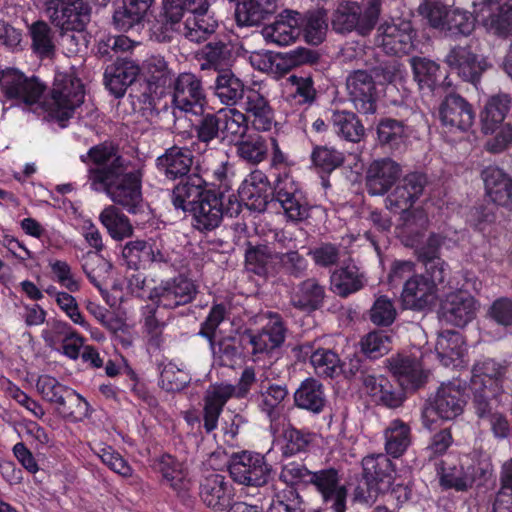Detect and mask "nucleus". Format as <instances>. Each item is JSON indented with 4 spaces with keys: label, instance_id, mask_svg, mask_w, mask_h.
Masks as SVG:
<instances>
[{
    "label": "nucleus",
    "instance_id": "35",
    "mask_svg": "<svg viewBox=\"0 0 512 512\" xmlns=\"http://www.w3.org/2000/svg\"><path fill=\"white\" fill-rule=\"evenodd\" d=\"M301 13L286 9L269 25L262 29L264 39L269 43L286 46L296 41L301 35Z\"/></svg>",
    "mask_w": 512,
    "mask_h": 512
},
{
    "label": "nucleus",
    "instance_id": "32",
    "mask_svg": "<svg viewBox=\"0 0 512 512\" xmlns=\"http://www.w3.org/2000/svg\"><path fill=\"white\" fill-rule=\"evenodd\" d=\"M401 174L400 165L391 158L376 159L366 171L365 186L369 195L386 194L397 182Z\"/></svg>",
    "mask_w": 512,
    "mask_h": 512
},
{
    "label": "nucleus",
    "instance_id": "30",
    "mask_svg": "<svg viewBox=\"0 0 512 512\" xmlns=\"http://www.w3.org/2000/svg\"><path fill=\"white\" fill-rule=\"evenodd\" d=\"M427 182V176L421 172H412L405 175L388 195L386 199L387 207L395 212L409 210L423 195Z\"/></svg>",
    "mask_w": 512,
    "mask_h": 512
},
{
    "label": "nucleus",
    "instance_id": "4",
    "mask_svg": "<svg viewBox=\"0 0 512 512\" xmlns=\"http://www.w3.org/2000/svg\"><path fill=\"white\" fill-rule=\"evenodd\" d=\"M84 97L85 88L78 77L72 73H56L50 91V116L61 127H66L75 109L83 103Z\"/></svg>",
    "mask_w": 512,
    "mask_h": 512
},
{
    "label": "nucleus",
    "instance_id": "19",
    "mask_svg": "<svg viewBox=\"0 0 512 512\" xmlns=\"http://www.w3.org/2000/svg\"><path fill=\"white\" fill-rule=\"evenodd\" d=\"M312 477L311 485L332 512H346L348 489L346 485L341 484L339 470L334 467L320 469L314 471Z\"/></svg>",
    "mask_w": 512,
    "mask_h": 512
},
{
    "label": "nucleus",
    "instance_id": "31",
    "mask_svg": "<svg viewBox=\"0 0 512 512\" xmlns=\"http://www.w3.org/2000/svg\"><path fill=\"white\" fill-rule=\"evenodd\" d=\"M121 247V259L127 268L146 270L154 262L164 261V255L152 239H130Z\"/></svg>",
    "mask_w": 512,
    "mask_h": 512
},
{
    "label": "nucleus",
    "instance_id": "51",
    "mask_svg": "<svg viewBox=\"0 0 512 512\" xmlns=\"http://www.w3.org/2000/svg\"><path fill=\"white\" fill-rule=\"evenodd\" d=\"M511 104V96L505 93L495 94L487 100L480 114L482 132L485 135H492L504 123Z\"/></svg>",
    "mask_w": 512,
    "mask_h": 512
},
{
    "label": "nucleus",
    "instance_id": "46",
    "mask_svg": "<svg viewBox=\"0 0 512 512\" xmlns=\"http://www.w3.org/2000/svg\"><path fill=\"white\" fill-rule=\"evenodd\" d=\"M366 284L365 273L354 263L340 266L330 276L332 291L342 298L362 290Z\"/></svg>",
    "mask_w": 512,
    "mask_h": 512
},
{
    "label": "nucleus",
    "instance_id": "47",
    "mask_svg": "<svg viewBox=\"0 0 512 512\" xmlns=\"http://www.w3.org/2000/svg\"><path fill=\"white\" fill-rule=\"evenodd\" d=\"M210 88L219 101L227 106H234L240 100H245L246 92L250 89L231 69L218 71Z\"/></svg>",
    "mask_w": 512,
    "mask_h": 512
},
{
    "label": "nucleus",
    "instance_id": "48",
    "mask_svg": "<svg viewBox=\"0 0 512 512\" xmlns=\"http://www.w3.org/2000/svg\"><path fill=\"white\" fill-rule=\"evenodd\" d=\"M209 6L208 0H163V23L160 27L162 40H166V33L179 25L186 13L208 11Z\"/></svg>",
    "mask_w": 512,
    "mask_h": 512
},
{
    "label": "nucleus",
    "instance_id": "57",
    "mask_svg": "<svg viewBox=\"0 0 512 512\" xmlns=\"http://www.w3.org/2000/svg\"><path fill=\"white\" fill-rule=\"evenodd\" d=\"M437 474L440 486L444 490L465 492L472 488V478L467 471V462L447 466L444 461H441L437 467Z\"/></svg>",
    "mask_w": 512,
    "mask_h": 512
},
{
    "label": "nucleus",
    "instance_id": "62",
    "mask_svg": "<svg viewBox=\"0 0 512 512\" xmlns=\"http://www.w3.org/2000/svg\"><path fill=\"white\" fill-rule=\"evenodd\" d=\"M301 34L305 41L312 45L321 44L326 37L328 23L327 12L324 9H317L301 14Z\"/></svg>",
    "mask_w": 512,
    "mask_h": 512
},
{
    "label": "nucleus",
    "instance_id": "7",
    "mask_svg": "<svg viewBox=\"0 0 512 512\" xmlns=\"http://www.w3.org/2000/svg\"><path fill=\"white\" fill-rule=\"evenodd\" d=\"M437 274L425 271L409 277L401 293L402 307L417 312L430 309L436 302L438 285L444 284L448 277Z\"/></svg>",
    "mask_w": 512,
    "mask_h": 512
},
{
    "label": "nucleus",
    "instance_id": "64",
    "mask_svg": "<svg viewBox=\"0 0 512 512\" xmlns=\"http://www.w3.org/2000/svg\"><path fill=\"white\" fill-rule=\"evenodd\" d=\"M464 341L459 332L447 330L436 343V351L441 363L445 366H456L464 353Z\"/></svg>",
    "mask_w": 512,
    "mask_h": 512
},
{
    "label": "nucleus",
    "instance_id": "53",
    "mask_svg": "<svg viewBox=\"0 0 512 512\" xmlns=\"http://www.w3.org/2000/svg\"><path fill=\"white\" fill-rule=\"evenodd\" d=\"M327 119L334 133L348 142L358 143L365 135L361 120L351 111L331 110Z\"/></svg>",
    "mask_w": 512,
    "mask_h": 512
},
{
    "label": "nucleus",
    "instance_id": "11",
    "mask_svg": "<svg viewBox=\"0 0 512 512\" xmlns=\"http://www.w3.org/2000/svg\"><path fill=\"white\" fill-rule=\"evenodd\" d=\"M415 37L416 31L411 21L398 19L384 22L378 27L375 44L386 54L400 57L414 50Z\"/></svg>",
    "mask_w": 512,
    "mask_h": 512
},
{
    "label": "nucleus",
    "instance_id": "56",
    "mask_svg": "<svg viewBox=\"0 0 512 512\" xmlns=\"http://www.w3.org/2000/svg\"><path fill=\"white\" fill-rule=\"evenodd\" d=\"M99 220L110 237L116 241H123L133 236L134 227L129 217L115 205L105 207L99 215Z\"/></svg>",
    "mask_w": 512,
    "mask_h": 512
},
{
    "label": "nucleus",
    "instance_id": "54",
    "mask_svg": "<svg viewBox=\"0 0 512 512\" xmlns=\"http://www.w3.org/2000/svg\"><path fill=\"white\" fill-rule=\"evenodd\" d=\"M378 144L390 151H399L408 137L404 121L391 117L381 118L376 126Z\"/></svg>",
    "mask_w": 512,
    "mask_h": 512
},
{
    "label": "nucleus",
    "instance_id": "12",
    "mask_svg": "<svg viewBox=\"0 0 512 512\" xmlns=\"http://www.w3.org/2000/svg\"><path fill=\"white\" fill-rule=\"evenodd\" d=\"M267 320V323L257 333L249 330L242 337L243 340L247 339L251 346L254 361H258L262 355L280 348L286 340L288 328L283 317L277 312L269 311Z\"/></svg>",
    "mask_w": 512,
    "mask_h": 512
},
{
    "label": "nucleus",
    "instance_id": "3",
    "mask_svg": "<svg viewBox=\"0 0 512 512\" xmlns=\"http://www.w3.org/2000/svg\"><path fill=\"white\" fill-rule=\"evenodd\" d=\"M144 84L133 97V105L143 115L159 114L168 108V102L162 105V99L171 89L174 81V73L168 67V63L161 56H152L143 65Z\"/></svg>",
    "mask_w": 512,
    "mask_h": 512
},
{
    "label": "nucleus",
    "instance_id": "8",
    "mask_svg": "<svg viewBox=\"0 0 512 512\" xmlns=\"http://www.w3.org/2000/svg\"><path fill=\"white\" fill-rule=\"evenodd\" d=\"M45 9L51 23L63 32H83L91 21L88 0H46Z\"/></svg>",
    "mask_w": 512,
    "mask_h": 512
},
{
    "label": "nucleus",
    "instance_id": "24",
    "mask_svg": "<svg viewBox=\"0 0 512 512\" xmlns=\"http://www.w3.org/2000/svg\"><path fill=\"white\" fill-rule=\"evenodd\" d=\"M198 494L202 503L214 511H225L230 508L235 495L231 482L226 476L218 473L201 478Z\"/></svg>",
    "mask_w": 512,
    "mask_h": 512
},
{
    "label": "nucleus",
    "instance_id": "25",
    "mask_svg": "<svg viewBox=\"0 0 512 512\" xmlns=\"http://www.w3.org/2000/svg\"><path fill=\"white\" fill-rule=\"evenodd\" d=\"M299 361L309 359L315 373L324 378H335L341 374V359L331 349L316 346V342L306 341L294 348Z\"/></svg>",
    "mask_w": 512,
    "mask_h": 512
},
{
    "label": "nucleus",
    "instance_id": "44",
    "mask_svg": "<svg viewBox=\"0 0 512 512\" xmlns=\"http://www.w3.org/2000/svg\"><path fill=\"white\" fill-rule=\"evenodd\" d=\"M293 401L297 409L319 415L327 404L324 385L316 378H305L294 391Z\"/></svg>",
    "mask_w": 512,
    "mask_h": 512
},
{
    "label": "nucleus",
    "instance_id": "9",
    "mask_svg": "<svg viewBox=\"0 0 512 512\" xmlns=\"http://www.w3.org/2000/svg\"><path fill=\"white\" fill-rule=\"evenodd\" d=\"M173 115L176 110L198 115L207 104L201 79L191 72L180 73L171 86Z\"/></svg>",
    "mask_w": 512,
    "mask_h": 512
},
{
    "label": "nucleus",
    "instance_id": "18",
    "mask_svg": "<svg viewBox=\"0 0 512 512\" xmlns=\"http://www.w3.org/2000/svg\"><path fill=\"white\" fill-rule=\"evenodd\" d=\"M501 0H474V12L478 22L498 37L512 36V3Z\"/></svg>",
    "mask_w": 512,
    "mask_h": 512
},
{
    "label": "nucleus",
    "instance_id": "22",
    "mask_svg": "<svg viewBox=\"0 0 512 512\" xmlns=\"http://www.w3.org/2000/svg\"><path fill=\"white\" fill-rule=\"evenodd\" d=\"M466 380L453 379L442 383L432 401L437 415L445 420H452L462 414L466 404Z\"/></svg>",
    "mask_w": 512,
    "mask_h": 512
},
{
    "label": "nucleus",
    "instance_id": "26",
    "mask_svg": "<svg viewBox=\"0 0 512 512\" xmlns=\"http://www.w3.org/2000/svg\"><path fill=\"white\" fill-rule=\"evenodd\" d=\"M238 197L249 210L264 212L273 199V182L262 171L254 170L239 187Z\"/></svg>",
    "mask_w": 512,
    "mask_h": 512
},
{
    "label": "nucleus",
    "instance_id": "34",
    "mask_svg": "<svg viewBox=\"0 0 512 512\" xmlns=\"http://www.w3.org/2000/svg\"><path fill=\"white\" fill-rule=\"evenodd\" d=\"M289 400L288 386L284 382L262 381L259 385L255 401L261 413L272 424L283 413L286 402Z\"/></svg>",
    "mask_w": 512,
    "mask_h": 512
},
{
    "label": "nucleus",
    "instance_id": "28",
    "mask_svg": "<svg viewBox=\"0 0 512 512\" xmlns=\"http://www.w3.org/2000/svg\"><path fill=\"white\" fill-rule=\"evenodd\" d=\"M442 125L449 131H468L475 120L472 105L462 96L450 93L445 96L439 107Z\"/></svg>",
    "mask_w": 512,
    "mask_h": 512
},
{
    "label": "nucleus",
    "instance_id": "39",
    "mask_svg": "<svg viewBox=\"0 0 512 512\" xmlns=\"http://www.w3.org/2000/svg\"><path fill=\"white\" fill-rule=\"evenodd\" d=\"M500 398H487L478 394L473 398L472 405L478 419L487 422L494 438L503 440L508 438L511 432V425L507 416L497 410Z\"/></svg>",
    "mask_w": 512,
    "mask_h": 512
},
{
    "label": "nucleus",
    "instance_id": "10",
    "mask_svg": "<svg viewBox=\"0 0 512 512\" xmlns=\"http://www.w3.org/2000/svg\"><path fill=\"white\" fill-rule=\"evenodd\" d=\"M273 200L280 205L287 221L302 222L309 216L306 194L293 176L273 180Z\"/></svg>",
    "mask_w": 512,
    "mask_h": 512
},
{
    "label": "nucleus",
    "instance_id": "33",
    "mask_svg": "<svg viewBox=\"0 0 512 512\" xmlns=\"http://www.w3.org/2000/svg\"><path fill=\"white\" fill-rule=\"evenodd\" d=\"M243 109V115L253 131L268 132L277 124L269 100L256 89L246 92Z\"/></svg>",
    "mask_w": 512,
    "mask_h": 512
},
{
    "label": "nucleus",
    "instance_id": "58",
    "mask_svg": "<svg viewBox=\"0 0 512 512\" xmlns=\"http://www.w3.org/2000/svg\"><path fill=\"white\" fill-rule=\"evenodd\" d=\"M387 456L401 457L411 444V428L401 419L390 422L384 431Z\"/></svg>",
    "mask_w": 512,
    "mask_h": 512
},
{
    "label": "nucleus",
    "instance_id": "36",
    "mask_svg": "<svg viewBox=\"0 0 512 512\" xmlns=\"http://www.w3.org/2000/svg\"><path fill=\"white\" fill-rule=\"evenodd\" d=\"M476 300L462 290L449 293L440 304L442 318L456 326L464 327L475 317Z\"/></svg>",
    "mask_w": 512,
    "mask_h": 512
},
{
    "label": "nucleus",
    "instance_id": "23",
    "mask_svg": "<svg viewBox=\"0 0 512 512\" xmlns=\"http://www.w3.org/2000/svg\"><path fill=\"white\" fill-rule=\"evenodd\" d=\"M194 163L193 152L188 147L173 145L155 160L157 171L166 180L184 182L191 177L190 171ZM195 173H193L194 175Z\"/></svg>",
    "mask_w": 512,
    "mask_h": 512
},
{
    "label": "nucleus",
    "instance_id": "2",
    "mask_svg": "<svg viewBox=\"0 0 512 512\" xmlns=\"http://www.w3.org/2000/svg\"><path fill=\"white\" fill-rule=\"evenodd\" d=\"M94 174L93 183L90 186L92 191L106 194L115 206L121 207L129 214L137 215L144 211L142 168L131 161L123 166L117 162Z\"/></svg>",
    "mask_w": 512,
    "mask_h": 512
},
{
    "label": "nucleus",
    "instance_id": "27",
    "mask_svg": "<svg viewBox=\"0 0 512 512\" xmlns=\"http://www.w3.org/2000/svg\"><path fill=\"white\" fill-rule=\"evenodd\" d=\"M349 99L361 114H374L377 110L378 92L373 77L364 70L354 71L347 78Z\"/></svg>",
    "mask_w": 512,
    "mask_h": 512
},
{
    "label": "nucleus",
    "instance_id": "59",
    "mask_svg": "<svg viewBox=\"0 0 512 512\" xmlns=\"http://www.w3.org/2000/svg\"><path fill=\"white\" fill-rule=\"evenodd\" d=\"M313 440V433L307 429L296 428L288 423L281 433V453L285 458L296 456L308 451Z\"/></svg>",
    "mask_w": 512,
    "mask_h": 512
},
{
    "label": "nucleus",
    "instance_id": "55",
    "mask_svg": "<svg viewBox=\"0 0 512 512\" xmlns=\"http://www.w3.org/2000/svg\"><path fill=\"white\" fill-rule=\"evenodd\" d=\"M234 146L238 158L248 165L257 166L268 157L269 139L255 132L250 133Z\"/></svg>",
    "mask_w": 512,
    "mask_h": 512
},
{
    "label": "nucleus",
    "instance_id": "41",
    "mask_svg": "<svg viewBox=\"0 0 512 512\" xmlns=\"http://www.w3.org/2000/svg\"><path fill=\"white\" fill-rule=\"evenodd\" d=\"M139 72L140 68L133 60L118 58L105 69V87L115 98H121L134 83Z\"/></svg>",
    "mask_w": 512,
    "mask_h": 512
},
{
    "label": "nucleus",
    "instance_id": "63",
    "mask_svg": "<svg viewBox=\"0 0 512 512\" xmlns=\"http://www.w3.org/2000/svg\"><path fill=\"white\" fill-rule=\"evenodd\" d=\"M32 51L41 58H48L55 53L54 32L44 20H37L28 26Z\"/></svg>",
    "mask_w": 512,
    "mask_h": 512
},
{
    "label": "nucleus",
    "instance_id": "13",
    "mask_svg": "<svg viewBox=\"0 0 512 512\" xmlns=\"http://www.w3.org/2000/svg\"><path fill=\"white\" fill-rule=\"evenodd\" d=\"M425 232H410L406 239V245L414 249L417 261L425 267L426 272L438 273L437 275H449V265L440 257V250L445 237L439 233H430L424 240Z\"/></svg>",
    "mask_w": 512,
    "mask_h": 512
},
{
    "label": "nucleus",
    "instance_id": "45",
    "mask_svg": "<svg viewBox=\"0 0 512 512\" xmlns=\"http://www.w3.org/2000/svg\"><path fill=\"white\" fill-rule=\"evenodd\" d=\"M325 297V287L316 278H307L294 288L290 303L295 309L310 314L323 307Z\"/></svg>",
    "mask_w": 512,
    "mask_h": 512
},
{
    "label": "nucleus",
    "instance_id": "50",
    "mask_svg": "<svg viewBox=\"0 0 512 512\" xmlns=\"http://www.w3.org/2000/svg\"><path fill=\"white\" fill-rule=\"evenodd\" d=\"M227 512H318L308 511L307 503L294 489L284 491L282 499L278 497L272 500L267 511L258 505H250L245 502L234 503Z\"/></svg>",
    "mask_w": 512,
    "mask_h": 512
},
{
    "label": "nucleus",
    "instance_id": "5",
    "mask_svg": "<svg viewBox=\"0 0 512 512\" xmlns=\"http://www.w3.org/2000/svg\"><path fill=\"white\" fill-rule=\"evenodd\" d=\"M381 10L382 0H364L362 5L349 3L334 11L331 25L340 34L355 31L361 36H367L375 28Z\"/></svg>",
    "mask_w": 512,
    "mask_h": 512
},
{
    "label": "nucleus",
    "instance_id": "38",
    "mask_svg": "<svg viewBox=\"0 0 512 512\" xmlns=\"http://www.w3.org/2000/svg\"><path fill=\"white\" fill-rule=\"evenodd\" d=\"M364 392L370 397L371 402L389 408H397L402 405L405 397L397 384L391 382L385 375H377L373 370L362 383Z\"/></svg>",
    "mask_w": 512,
    "mask_h": 512
},
{
    "label": "nucleus",
    "instance_id": "21",
    "mask_svg": "<svg viewBox=\"0 0 512 512\" xmlns=\"http://www.w3.org/2000/svg\"><path fill=\"white\" fill-rule=\"evenodd\" d=\"M445 63L458 76L475 87L480 83L482 74L488 68L485 58L472 51L469 46H455L445 56Z\"/></svg>",
    "mask_w": 512,
    "mask_h": 512
},
{
    "label": "nucleus",
    "instance_id": "20",
    "mask_svg": "<svg viewBox=\"0 0 512 512\" xmlns=\"http://www.w3.org/2000/svg\"><path fill=\"white\" fill-rule=\"evenodd\" d=\"M387 362L402 392H414L427 382L428 373L423 369L422 361L416 356L399 353L387 359Z\"/></svg>",
    "mask_w": 512,
    "mask_h": 512
},
{
    "label": "nucleus",
    "instance_id": "49",
    "mask_svg": "<svg viewBox=\"0 0 512 512\" xmlns=\"http://www.w3.org/2000/svg\"><path fill=\"white\" fill-rule=\"evenodd\" d=\"M279 253L268 244L247 242L245 249V265L248 271L260 277H267L275 272Z\"/></svg>",
    "mask_w": 512,
    "mask_h": 512
},
{
    "label": "nucleus",
    "instance_id": "14",
    "mask_svg": "<svg viewBox=\"0 0 512 512\" xmlns=\"http://www.w3.org/2000/svg\"><path fill=\"white\" fill-rule=\"evenodd\" d=\"M506 366L491 358L477 361L472 368L470 389L473 398L478 394L487 398H500L503 395V381Z\"/></svg>",
    "mask_w": 512,
    "mask_h": 512
},
{
    "label": "nucleus",
    "instance_id": "6",
    "mask_svg": "<svg viewBox=\"0 0 512 512\" xmlns=\"http://www.w3.org/2000/svg\"><path fill=\"white\" fill-rule=\"evenodd\" d=\"M272 470V465L263 454L248 450L233 453L228 464L232 480L248 487L266 486L271 479Z\"/></svg>",
    "mask_w": 512,
    "mask_h": 512
},
{
    "label": "nucleus",
    "instance_id": "15",
    "mask_svg": "<svg viewBox=\"0 0 512 512\" xmlns=\"http://www.w3.org/2000/svg\"><path fill=\"white\" fill-rule=\"evenodd\" d=\"M414 80L422 96H439L452 86L446 69L426 57L415 56L410 60Z\"/></svg>",
    "mask_w": 512,
    "mask_h": 512
},
{
    "label": "nucleus",
    "instance_id": "42",
    "mask_svg": "<svg viewBox=\"0 0 512 512\" xmlns=\"http://www.w3.org/2000/svg\"><path fill=\"white\" fill-rule=\"evenodd\" d=\"M481 175L486 194L493 204L512 211V178L495 166L486 167Z\"/></svg>",
    "mask_w": 512,
    "mask_h": 512
},
{
    "label": "nucleus",
    "instance_id": "16",
    "mask_svg": "<svg viewBox=\"0 0 512 512\" xmlns=\"http://www.w3.org/2000/svg\"><path fill=\"white\" fill-rule=\"evenodd\" d=\"M196 293L197 289L193 281L182 275L162 282L159 287L147 286V299L165 309H175L191 303Z\"/></svg>",
    "mask_w": 512,
    "mask_h": 512
},
{
    "label": "nucleus",
    "instance_id": "52",
    "mask_svg": "<svg viewBox=\"0 0 512 512\" xmlns=\"http://www.w3.org/2000/svg\"><path fill=\"white\" fill-rule=\"evenodd\" d=\"M208 11H197V12H189L186 13L187 17L182 24L183 28L180 29V24L178 28L174 26V30H180L184 36L192 41L200 43L205 41L212 35L218 26L217 21L207 14ZM171 30H169L166 34H168ZM166 39H170V36Z\"/></svg>",
    "mask_w": 512,
    "mask_h": 512
},
{
    "label": "nucleus",
    "instance_id": "1",
    "mask_svg": "<svg viewBox=\"0 0 512 512\" xmlns=\"http://www.w3.org/2000/svg\"><path fill=\"white\" fill-rule=\"evenodd\" d=\"M221 194L216 193V184L194 174L179 182L172 190L171 202L175 209L192 217V226L199 232L216 229L222 222Z\"/></svg>",
    "mask_w": 512,
    "mask_h": 512
},
{
    "label": "nucleus",
    "instance_id": "40",
    "mask_svg": "<svg viewBox=\"0 0 512 512\" xmlns=\"http://www.w3.org/2000/svg\"><path fill=\"white\" fill-rule=\"evenodd\" d=\"M80 161L88 166L87 183L92 186L94 173L99 170L107 169L115 163L123 166L129 160L119 154V147L112 141L98 143L88 149L85 154L80 155Z\"/></svg>",
    "mask_w": 512,
    "mask_h": 512
},
{
    "label": "nucleus",
    "instance_id": "43",
    "mask_svg": "<svg viewBox=\"0 0 512 512\" xmlns=\"http://www.w3.org/2000/svg\"><path fill=\"white\" fill-rule=\"evenodd\" d=\"M235 20L238 27L259 26L278 9L277 0H236Z\"/></svg>",
    "mask_w": 512,
    "mask_h": 512
},
{
    "label": "nucleus",
    "instance_id": "17",
    "mask_svg": "<svg viewBox=\"0 0 512 512\" xmlns=\"http://www.w3.org/2000/svg\"><path fill=\"white\" fill-rule=\"evenodd\" d=\"M152 469L159 475L160 485L169 487L182 501L188 498L191 485L188 471L176 456L163 453L155 457Z\"/></svg>",
    "mask_w": 512,
    "mask_h": 512
},
{
    "label": "nucleus",
    "instance_id": "60",
    "mask_svg": "<svg viewBox=\"0 0 512 512\" xmlns=\"http://www.w3.org/2000/svg\"><path fill=\"white\" fill-rule=\"evenodd\" d=\"M221 109L216 112H198V119L192 124V132L197 141L209 147L210 144L222 136Z\"/></svg>",
    "mask_w": 512,
    "mask_h": 512
},
{
    "label": "nucleus",
    "instance_id": "37",
    "mask_svg": "<svg viewBox=\"0 0 512 512\" xmlns=\"http://www.w3.org/2000/svg\"><path fill=\"white\" fill-rule=\"evenodd\" d=\"M363 478L376 492L386 493L394 482L396 467L383 453L365 456L362 460Z\"/></svg>",
    "mask_w": 512,
    "mask_h": 512
},
{
    "label": "nucleus",
    "instance_id": "61",
    "mask_svg": "<svg viewBox=\"0 0 512 512\" xmlns=\"http://www.w3.org/2000/svg\"><path fill=\"white\" fill-rule=\"evenodd\" d=\"M222 138H228L234 145L248 136L251 129L243 112L237 108L221 109Z\"/></svg>",
    "mask_w": 512,
    "mask_h": 512
},
{
    "label": "nucleus",
    "instance_id": "29",
    "mask_svg": "<svg viewBox=\"0 0 512 512\" xmlns=\"http://www.w3.org/2000/svg\"><path fill=\"white\" fill-rule=\"evenodd\" d=\"M45 86L36 77H27L15 68H7L3 93L7 99L19 100L26 105L36 104L44 93Z\"/></svg>",
    "mask_w": 512,
    "mask_h": 512
}]
</instances>
